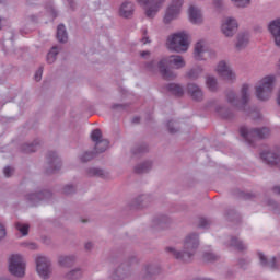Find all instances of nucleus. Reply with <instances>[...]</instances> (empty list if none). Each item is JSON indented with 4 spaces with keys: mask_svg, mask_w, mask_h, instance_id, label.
Wrapping results in <instances>:
<instances>
[{
    "mask_svg": "<svg viewBox=\"0 0 280 280\" xmlns=\"http://www.w3.org/2000/svg\"><path fill=\"white\" fill-rule=\"evenodd\" d=\"M167 91H170V93H172L173 95H176L177 97H180V95H183V93H184L180 85L175 84V83L168 84L167 85Z\"/></svg>",
    "mask_w": 280,
    "mask_h": 280,
    "instance_id": "nucleus-21",
    "label": "nucleus"
},
{
    "mask_svg": "<svg viewBox=\"0 0 280 280\" xmlns=\"http://www.w3.org/2000/svg\"><path fill=\"white\" fill-rule=\"evenodd\" d=\"M241 137L249 143V145H253L255 141H259V139H266V137L270 136V129L262 128V129H248L246 127H241L240 129Z\"/></svg>",
    "mask_w": 280,
    "mask_h": 280,
    "instance_id": "nucleus-5",
    "label": "nucleus"
},
{
    "mask_svg": "<svg viewBox=\"0 0 280 280\" xmlns=\"http://www.w3.org/2000/svg\"><path fill=\"white\" fill-rule=\"evenodd\" d=\"M198 244H199L198 235L191 234V235L187 236L184 242V248L186 249V252H184V253L176 252L172 247H166V250H167V253H173L175 259H182L183 261H189V259H191V256L194 255V253H196V249L198 248Z\"/></svg>",
    "mask_w": 280,
    "mask_h": 280,
    "instance_id": "nucleus-2",
    "label": "nucleus"
},
{
    "mask_svg": "<svg viewBox=\"0 0 280 280\" xmlns=\"http://www.w3.org/2000/svg\"><path fill=\"white\" fill-rule=\"evenodd\" d=\"M246 45H248V34H246V33L238 34L236 49L240 51V50L244 49V47H246Z\"/></svg>",
    "mask_w": 280,
    "mask_h": 280,
    "instance_id": "nucleus-19",
    "label": "nucleus"
},
{
    "mask_svg": "<svg viewBox=\"0 0 280 280\" xmlns=\"http://www.w3.org/2000/svg\"><path fill=\"white\" fill-rule=\"evenodd\" d=\"M270 268H277V258H272L271 261L269 262Z\"/></svg>",
    "mask_w": 280,
    "mask_h": 280,
    "instance_id": "nucleus-46",
    "label": "nucleus"
},
{
    "mask_svg": "<svg viewBox=\"0 0 280 280\" xmlns=\"http://www.w3.org/2000/svg\"><path fill=\"white\" fill-rule=\"evenodd\" d=\"M73 191H75V188L72 185H67L63 188V194H73Z\"/></svg>",
    "mask_w": 280,
    "mask_h": 280,
    "instance_id": "nucleus-38",
    "label": "nucleus"
},
{
    "mask_svg": "<svg viewBox=\"0 0 280 280\" xmlns=\"http://www.w3.org/2000/svg\"><path fill=\"white\" fill-rule=\"evenodd\" d=\"M91 139L94 141V143H97L98 141H102V130L95 129L91 133Z\"/></svg>",
    "mask_w": 280,
    "mask_h": 280,
    "instance_id": "nucleus-28",
    "label": "nucleus"
},
{
    "mask_svg": "<svg viewBox=\"0 0 280 280\" xmlns=\"http://www.w3.org/2000/svg\"><path fill=\"white\" fill-rule=\"evenodd\" d=\"M182 8H183V2L180 1L172 2L166 9V13L164 15V23H172V21L176 20V18L180 15Z\"/></svg>",
    "mask_w": 280,
    "mask_h": 280,
    "instance_id": "nucleus-9",
    "label": "nucleus"
},
{
    "mask_svg": "<svg viewBox=\"0 0 280 280\" xmlns=\"http://www.w3.org/2000/svg\"><path fill=\"white\" fill-rule=\"evenodd\" d=\"M50 266L51 264L49 262V259H47V257L38 256L36 258L37 275H39L42 279H49V275L51 273Z\"/></svg>",
    "mask_w": 280,
    "mask_h": 280,
    "instance_id": "nucleus-7",
    "label": "nucleus"
},
{
    "mask_svg": "<svg viewBox=\"0 0 280 280\" xmlns=\"http://www.w3.org/2000/svg\"><path fill=\"white\" fill-rule=\"evenodd\" d=\"M133 12L135 5L132 2H124L119 9V15L122 16V19H130Z\"/></svg>",
    "mask_w": 280,
    "mask_h": 280,
    "instance_id": "nucleus-16",
    "label": "nucleus"
},
{
    "mask_svg": "<svg viewBox=\"0 0 280 280\" xmlns=\"http://www.w3.org/2000/svg\"><path fill=\"white\" fill-rule=\"evenodd\" d=\"M207 88L209 91H218V80L213 77H208L206 80Z\"/></svg>",
    "mask_w": 280,
    "mask_h": 280,
    "instance_id": "nucleus-23",
    "label": "nucleus"
},
{
    "mask_svg": "<svg viewBox=\"0 0 280 280\" xmlns=\"http://www.w3.org/2000/svg\"><path fill=\"white\" fill-rule=\"evenodd\" d=\"M250 5V1H236L235 7L236 8H248Z\"/></svg>",
    "mask_w": 280,
    "mask_h": 280,
    "instance_id": "nucleus-33",
    "label": "nucleus"
},
{
    "mask_svg": "<svg viewBox=\"0 0 280 280\" xmlns=\"http://www.w3.org/2000/svg\"><path fill=\"white\" fill-rule=\"evenodd\" d=\"M38 195H32L31 200H34Z\"/></svg>",
    "mask_w": 280,
    "mask_h": 280,
    "instance_id": "nucleus-51",
    "label": "nucleus"
},
{
    "mask_svg": "<svg viewBox=\"0 0 280 280\" xmlns=\"http://www.w3.org/2000/svg\"><path fill=\"white\" fill-rule=\"evenodd\" d=\"M9 271L13 277H25V260L23 256L15 254L9 258Z\"/></svg>",
    "mask_w": 280,
    "mask_h": 280,
    "instance_id": "nucleus-6",
    "label": "nucleus"
},
{
    "mask_svg": "<svg viewBox=\"0 0 280 280\" xmlns=\"http://www.w3.org/2000/svg\"><path fill=\"white\" fill-rule=\"evenodd\" d=\"M5 235H7L5 228L2 224H0V240H3Z\"/></svg>",
    "mask_w": 280,
    "mask_h": 280,
    "instance_id": "nucleus-43",
    "label": "nucleus"
},
{
    "mask_svg": "<svg viewBox=\"0 0 280 280\" xmlns=\"http://www.w3.org/2000/svg\"><path fill=\"white\" fill-rule=\"evenodd\" d=\"M194 56L197 60H207V58L213 56V52L207 48V44L203 40H200L195 45Z\"/></svg>",
    "mask_w": 280,
    "mask_h": 280,
    "instance_id": "nucleus-11",
    "label": "nucleus"
},
{
    "mask_svg": "<svg viewBox=\"0 0 280 280\" xmlns=\"http://www.w3.org/2000/svg\"><path fill=\"white\" fill-rule=\"evenodd\" d=\"M110 145V142L108 140H98V142H95V151L97 153L106 152L108 150V147Z\"/></svg>",
    "mask_w": 280,
    "mask_h": 280,
    "instance_id": "nucleus-20",
    "label": "nucleus"
},
{
    "mask_svg": "<svg viewBox=\"0 0 280 280\" xmlns=\"http://www.w3.org/2000/svg\"><path fill=\"white\" fill-rule=\"evenodd\" d=\"M258 257L260 259L261 266H268V259L266 258V256L262 253H259Z\"/></svg>",
    "mask_w": 280,
    "mask_h": 280,
    "instance_id": "nucleus-36",
    "label": "nucleus"
},
{
    "mask_svg": "<svg viewBox=\"0 0 280 280\" xmlns=\"http://www.w3.org/2000/svg\"><path fill=\"white\" fill-rule=\"evenodd\" d=\"M155 62L154 61H151L149 65H147V69L149 71H154V69H156V66H154Z\"/></svg>",
    "mask_w": 280,
    "mask_h": 280,
    "instance_id": "nucleus-44",
    "label": "nucleus"
},
{
    "mask_svg": "<svg viewBox=\"0 0 280 280\" xmlns=\"http://www.w3.org/2000/svg\"><path fill=\"white\" fill-rule=\"evenodd\" d=\"M35 81L36 82H40L42 78H43V68H39L36 72H35Z\"/></svg>",
    "mask_w": 280,
    "mask_h": 280,
    "instance_id": "nucleus-34",
    "label": "nucleus"
},
{
    "mask_svg": "<svg viewBox=\"0 0 280 280\" xmlns=\"http://www.w3.org/2000/svg\"><path fill=\"white\" fill-rule=\"evenodd\" d=\"M142 43L143 45H148V43H150V38L148 37V31L143 32Z\"/></svg>",
    "mask_w": 280,
    "mask_h": 280,
    "instance_id": "nucleus-42",
    "label": "nucleus"
},
{
    "mask_svg": "<svg viewBox=\"0 0 280 280\" xmlns=\"http://www.w3.org/2000/svg\"><path fill=\"white\" fill-rule=\"evenodd\" d=\"M188 16L190 23H194L195 25H199V23H202V12L196 7H189Z\"/></svg>",
    "mask_w": 280,
    "mask_h": 280,
    "instance_id": "nucleus-15",
    "label": "nucleus"
},
{
    "mask_svg": "<svg viewBox=\"0 0 280 280\" xmlns=\"http://www.w3.org/2000/svg\"><path fill=\"white\" fill-rule=\"evenodd\" d=\"M38 150V145L28 144L27 148H24V152H36Z\"/></svg>",
    "mask_w": 280,
    "mask_h": 280,
    "instance_id": "nucleus-35",
    "label": "nucleus"
},
{
    "mask_svg": "<svg viewBox=\"0 0 280 280\" xmlns=\"http://www.w3.org/2000/svg\"><path fill=\"white\" fill-rule=\"evenodd\" d=\"M241 93H242L241 101H236L237 96H235V93L230 92L228 94V102H230V104H233L234 106H240V104L244 106L245 104H248V84H244L242 86Z\"/></svg>",
    "mask_w": 280,
    "mask_h": 280,
    "instance_id": "nucleus-12",
    "label": "nucleus"
},
{
    "mask_svg": "<svg viewBox=\"0 0 280 280\" xmlns=\"http://www.w3.org/2000/svg\"><path fill=\"white\" fill-rule=\"evenodd\" d=\"M48 159H49L50 163H56V161H58V156H56V152H50L48 154Z\"/></svg>",
    "mask_w": 280,
    "mask_h": 280,
    "instance_id": "nucleus-40",
    "label": "nucleus"
},
{
    "mask_svg": "<svg viewBox=\"0 0 280 280\" xmlns=\"http://www.w3.org/2000/svg\"><path fill=\"white\" fill-rule=\"evenodd\" d=\"M139 121H140V118H139V117H135V118L132 119V122H133V124H139Z\"/></svg>",
    "mask_w": 280,
    "mask_h": 280,
    "instance_id": "nucleus-50",
    "label": "nucleus"
},
{
    "mask_svg": "<svg viewBox=\"0 0 280 280\" xmlns=\"http://www.w3.org/2000/svg\"><path fill=\"white\" fill-rule=\"evenodd\" d=\"M150 167H152V163L145 162L135 167L136 174H145V172H150Z\"/></svg>",
    "mask_w": 280,
    "mask_h": 280,
    "instance_id": "nucleus-22",
    "label": "nucleus"
},
{
    "mask_svg": "<svg viewBox=\"0 0 280 280\" xmlns=\"http://www.w3.org/2000/svg\"><path fill=\"white\" fill-rule=\"evenodd\" d=\"M89 174L90 176H104V171L100 168H90Z\"/></svg>",
    "mask_w": 280,
    "mask_h": 280,
    "instance_id": "nucleus-30",
    "label": "nucleus"
},
{
    "mask_svg": "<svg viewBox=\"0 0 280 280\" xmlns=\"http://www.w3.org/2000/svg\"><path fill=\"white\" fill-rule=\"evenodd\" d=\"M231 244L232 246H235L237 250H244L246 248V245H244V243H242L238 238H232Z\"/></svg>",
    "mask_w": 280,
    "mask_h": 280,
    "instance_id": "nucleus-29",
    "label": "nucleus"
},
{
    "mask_svg": "<svg viewBox=\"0 0 280 280\" xmlns=\"http://www.w3.org/2000/svg\"><path fill=\"white\" fill-rule=\"evenodd\" d=\"M56 56H58V47L54 46L47 55V62L49 65L56 62Z\"/></svg>",
    "mask_w": 280,
    "mask_h": 280,
    "instance_id": "nucleus-25",
    "label": "nucleus"
},
{
    "mask_svg": "<svg viewBox=\"0 0 280 280\" xmlns=\"http://www.w3.org/2000/svg\"><path fill=\"white\" fill-rule=\"evenodd\" d=\"M273 192L280 195V187L279 186L273 187Z\"/></svg>",
    "mask_w": 280,
    "mask_h": 280,
    "instance_id": "nucleus-49",
    "label": "nucleus"
},
{
    "mask_svg": "<svg viewBox=\"0 0 280 280\" xmlns=\"http://www.w3.org/2000/svg\"><path fill=\"white\" fill-rule=\"evenodd\" d=\"M57 40L59 43H67L69 40V36L67 35V28L65 24H59L57 27Z\"/></svg>",
    "mask_w": 280,
    "mask_h": 280,
    "instance_id": "nucleus-18",
    "label": "nucleus"
},
{
    "mask_svg": "<svg viewBox=\"0 0 280 280\" xmlns=\"http://www.w3.org/2000/svg\"><path fill=\"white\" fill-rule=\"evenodd\" d=\"M188 78H190V79H196V78H198V70H190L189 72H188Z\"/></svg>",
    "mask_w": 280,
    "mask_h": 280,
    "instance_id": "nucleus-41",
    "label": "nucleus"
},
{
    "mask_svg": "<svg viewBox=\"0 0 280 280\" xmlns=\"http://www.w3.org/2000/svg\"><path fill=\"white\" fill-rule=\"evenodd\" d=\"M80 277H82V270L80 269L72 270L66 276L69 280H77L80 279Z\"/></svg>",
    "mask_w": 280,
    "mask_h": 280,
    "instance_id": "nucleus-27",
    "label": "nucleus"
},
{
    "mask_svg": "<svg viewBox=\"0 0 280 280\" xmlns=\"http://www.w3.org/2000/svg\"><path fill=\"white\" fill-rule=\"evenodd\" d=\"M217 73L226 82H233L235 73L231 70V67L226 65V61H220L217 66Z\"/></svg>",
    "mask_w": 280,
    "mask_h": 280,
    "instance_id": "nucleus-10",
    "label": "nucleus"
},
{
    "mask_svg": "<svg viewBox=\"0 0 280 280\" xmlns=\"http://www.w3.org/2000/svg\"><path fill=\"white\" fill-rule=\"evenodd\" d=\"M92 159H93V152H85V153L81 156L82 163H86V162L91 161Z\"/></svg>",
    "mask_w": 280,
    "mask_h": 280,
    "instance_id": "nucleus-31",
    "label": "nucleus"
},
{
    "mask_svg": "<svg viewBox=\"0 0 280 280\" xmlns=\"http://www.w3.org/2000/svg\"><path fill=\"white\" fill-rule=\"evenodd\" d=\"M0 30H1V18H0Z\"/></svg>",
    "mask_w": 280,
    "mask_h": 280,
    "instance_id": "nucleus-54",
    "label": "nucleus"
},
{
    "mask_svg": "<svg viewBox=\"0 0 280 280\" xmlns=\"http://www.w3.org/2000/svg\"><path fill=\"white\" fill-rule=\"evenodd\" d=\"M167 128H168V132H171V135H174L176 132V129L172 128V121L167 122Z\"/></svg>",
    "mask_w": 280,
    "mask_h": 280,
    "instance_id": "nucleus-45",
    "label": "nucleus"
},
{
    "mask_svg": "<svg viewBox=\"0 0 280 280\" xmlns=\"http://www.w3.org/2000/svg\"><path fill=\"white\" fill-rule=\"evenodd\" d=\"M188 93L191 95L192 100H196L197 102L202 100V90L196 84H188Z\"/></svg>",
    "mask_w": 280,
    "mask_h": 280,
    "instance_id": "nucleus-17",
    "label": "nucleus"
},
{
    "mask_svg": "<svg viewBox=\"0 0 280 280\" xmlns=\"http://www.w3.org/2000/svg\"><path fill=\"white\" fill-rule=\"evenodd\" d=\"M199 226H200L201 229H205V228L209 226V221H207V219H205V218H201V219L199 220Z\"/></svg>",
    "mask_w": 280,
    "mask_h": 280,
    "instance_id": "nucleus-39",
    "label": "nucleus"
},
{
    "mask_svg": "<svg viewBox=\"0 0 280 280\" xmlns=\"http://www.w3.org/2000/svg\"><path fill=\"white\" fill-rule=\"evenodd\" d=\"M138 1H150V0H138Z\"/></svg>",
    "mask_w": 280,
    "mask_h": 280,
    "instance_id": "nucleus-53",
    "label": "nucleus"
},
{
    "mask_svg": "<svg viewBox=\"0 0 280 280\" xmlns=\"http://www.w3.org/2000/svg\"><path fill=\"white\" fill-rule=\"evenodd\" d=\"M167 47L171 51H187L189 49V35L185 33H175L167 38Z\"/></svg>",
    "mask_w": 280,
    "mask_h": 280,
    "instance_id": "nucleus-4",
    "label": "nucleus"
},
{
    "mask_svg": "<svg viewBox=\"0 0 280 280\" xmlns=\"http://www.w3.org/2000/svg\"><path fill=\"white\" fill-rule=\"evenodd\" d=\"M205 259L207 261H215L218 259V256H215V254H206Z\"/></svg>",
    "mask_w": 280,
    "mask_h": 280,
    "instance_id": "nucleus-37",
    "label": "nucleus"
},
{
    "mask_svg": "<svg viewBox=\"0 0 280 280\" xmlns=\"http://www.w3.org/2000/svg\"><path fill=\"white\" fill-rule=\"evenodd\" d=\"M269 32L275 38L277 47H280V19L272 21L269 26Z\"/></svg>",
    "mask_w": 280,
    "mask_h": 280,
    "instance_id": "nucleus-14",
    "label": "nucleus"
},
{
    "mask_svg": "<svg viewBox=\"0 0 280 280\" xmlns=\"http://www.w3.org/2000/svg\"><path fill=\"white\" fill-rule=\"evenodd\" d=\"M14 172V168L10 167V166H5L3 170V174L7 178H10V176H12Z\"/></svg>",
    "mask_w": 280,
    "mask_h": 280,
    "instance_id": "nucleus-32",
    "label": "nucleus"
},
{
    "mask_svg": "<svg viewBox=\"0 0 280 280\" xmlns=\"http://www.w3.org/2000/svg\"><path fill=\"white\" fill-rule=\"evenodd\" d=\"M15 229L20 231L22 235H27L30 233V225L28 224H23L21 222L15 223Z\"/></svg>",
    "mask_w": 280,
    "mask_h": 280,
    "instance_id": "nucleus-26",
    "label": "nucleus"
},
{
    "mask_svg": "<svg viewBox=\"0 0 280 280\" xmlns=\"http://www.w3.org/2000/svg\"><path fill=\"white\" fill-rule=\"evenodd\" d=\"M92 247H93V244H92V243H86V244H85L86 250H91Z\"/></svg>",
    "mask_w": 280,
    "mask_h": 280,
    "instance_id": "nucleus-48",
    "label": "nucleus"
},
{
    "mask_svg": "<svg viewBox=\"0 0 280 280\" xmlns=\"http://www.w3.org/2000/svg\"><path fill=\"white\" fill-rule=\"evenodd\" d=\"M140 56H141L142 58H145L147 56H150V51H142V52L140 54Z\"/></svg>",
    "mask_w": 280,
    "mask_h": 280,
    "instance_id": "nucleus-47",
    "label": "nucleus"
},
{
    "mask_svg": "<svg viewBox=\"0 0 280 280\" xmlns=\"http://www.w3.org/2000/svg\"><path fill=\"white\" fill-rule=\"evenodd\" d=\"M183 67H185V60L183 57L176 55L162 59L158 65L160 73L164 80H174L176 74H174L172 69H183Z\"/></svg>",
    "mask_w": 280,
    "mask_h": 280,
    "instance_id": "nucleus-1",
    "label": "nucleus"
},
{
    "mask_svg": "<svg viewBox=\"0 0 280 280\" xmlns=\"http://www.w3.org/2000/svg\"><path fill=\"white\" fill-rule=\"evenodd\" d=\"M215 7H217V8L220 7V2H217V3H215Z\"/></svg>",
    "mask_w": 280,
    "mask_h": 280,
    "instance_id": "nucleus-52",
    "label": "nucleus"
},
{
    "mask_svg": "<svg viewBox=\"0 0 280 280\" xmlns=\"http://www.w3.org/2000/svg\"><path fill=\"white\" fill-rule=\"evenodd\" d=\"M73 257L72 256H61L59 258V265L62 267H69V266H73Z\"/></svg>",
    "mask_w": 280,
    "mask_h": 280,
    "instance_id": "nucleus-24",
    "label": "nucleus"
},
{
    "mask_svg": "<svg viewBox=\"0 0 280 280\" xmlns=\"http://www.w3.org/2000/svg\"><path fill=\"white\" fill-rule=\"evenodd\" d=\"M140 5L141 8H143L148 19H154L159 10L163 8V2L162 1H142L140 2Z\"/></svg>",
    "mask_w": 280,
    "mask_h": 280,
    "instance_id": "nucleus-8",
    "label": "nucleus"
},
{
    "mask_svg": "<svg viewBox=\"0 0 280 280\" xmlns=\"http://www.w3.org/2000/svg\"><path fill=\"white\" fill-rule=\"evenodd\" d=\"M275 82H277V78L275 75H267L259 81V85L256 86V97L261 102H266V100H270L272 95V90L275 89Z\"/></svg>",
    "mask_w": 280,
    "mask_h": 280,
    "instance_id": "nucleus-3",
    "label": "nucleus"
},
{
    "mask_svg": "<svg viewBox=\"0 0 280 280\" xmlns=\"http://www.w3.org/2000/svg\"><path fill=\"white\" fill-rule=\"evenodd\" d=\"M237 21L233 18H228L221 25V31L224 36L231 37L237 32Z\"/></svg>",
    "mask_w": 280,
    "mask_h": 280,
    "instance_id": "nucleus-13",
    "label": "nucleus"
}]
</instances>
